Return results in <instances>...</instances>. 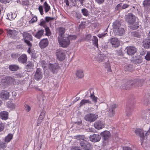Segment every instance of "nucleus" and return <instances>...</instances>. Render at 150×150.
<instances>
[{
  "label": "nucleus",
  "instance_id": "obj_1",
  "mask_svg": "<svg viewBox=\"0 0 150 150\" xmlns=\"http://www.w3.org/2000/svg\"><path fill=\"white\" fill-rule=\"evenodd\" d=\"M23 40L28 46H32L30 41H33V38L32 35L27 32H25L23 34Z\"/></svg>",
  "mask_w": 150,
  "mask_h": 150
},
{
  "label": "nucleus",
  "instance_id": "obj_2",
  "mask_svg": "<svg viewBox=\"0 0 150 150\" xmlns=\"http://www.w3.org/2000/svg\"><path fill=\"white\" fill-rule=\"evenodd\" d=\"M58 42L60 46L63 47H67L70 43V40L67 37L60 36L58 38Z\"/></svg>",
  "mask_w": 150,
  "mask_h": 150
},
{
  "label": "nucleus",
  "instance_id": "obj_3",
  "mask_svg": "<svg viewBox=\"0 0 150 150\" xmlns=\"http://www.w3.org/2000/svg\"><path fill=\"white\" fill-rule=\"evenodd\" d=\"M15 79L13 78L10 76H7L1 80V85L4 88L6 87L9 84L13 83Z\"/></svg>",
  "mask_w": 150,
  "mask_h": 150
},
{
  "label": "nucleus",
  "instance_id": "obj_4",
  "mask_svg": "<svg viewBox=\"0 0 150 150\" xmlns=\"http://www.w3.org/2000/svg\"><path fill=\"white\" fill-rule=\"evenodd\" d=\"M80 145L83 149L86 150H90L92 148V145L89 142L83 139L80 141Z\"/></svg>",
  "mask_w": 150,
  "mask_h": 150
},
{
  "label": "nucleus",
  "instance_id": "obj_5",
  "mask_svg": "<svg viewBox=\"0 0 150 150\" xmlns=\"http://www.w3.org/2000/svg\"><path fill=\"white\" fill-rule=\"evenodd\" d=\"M98 115L96 114H89L84 117V119L86 121L92 122L95 121L98 118Z\"/></svg>",
  "mask_w": 150,
  "mask_h": 150
},
{
  "label": "nucleus",
  "instance_id": "obj_6",
  "mask_svg": "<svg viewBox=\"0 0 150 150\" xmlns=\"http://www.w3.org/2000/svg\"><path fill=\"white\" fill-rule=\"evenodd\" d=\"M56 53L57 57L59 60H63L65 58V52L62 49L57 50Z\"/></svg>",
  "mask_w": 150,
  "mask_h": 150
},
{
  "label": "nucleus",
  "instance_id": "obj_7",
  "mask_svg": "<svg viewBox=\"0 0 150 150\" xmlns=\"http://www.w3.org/2000/svg\"><path fill=\"white\" fill-rule=\"evenodd\" d=\"M48 67L50 71L53 74L57 73L60 68L59 64L56 63H50Z\"/></svg>",
  "mask_w": 150,
  "mask_h": 150
},
{
  "label": "nucleus",
  "instance_id": "obj_8",
  "mask_svg": "<svg viewBox=\"0 0 150 150\" xmlns=\"http://www.w3.org/2000/svg\"><path fill=\"white\" fill-rule=\"evenodd\" d=\"M126 20L129 24H133L135 21V16L131 13H129L126 17Z\"/></svg>",
  "mask_w": 150,
  "mask_h": 150
},
{
  "label": "nucleus",
  "instance_id": "obj_9",
  "mask_svg": "<svg viewBox=\"0 0 150 150\" xmlns=\"http://www.w3.org/2000/svg\"><path fill=\"white\" fill-rule=\"evenodd\" d=\"M42 76L43 74L42 69L40 68H38L34 75L35 79L37 81H38L42 79Z\"/></svg>",
  "mask_w": 150,
  "mask_h": 150
},
{
  "label": "nucleus",
  "instance_id": "obj_10",
  "mask_svg": "<svg viewBox=\"0 0 150 150\" xmlns=\"http://www.w3.org/2000/svg\"><path fill=\"white\" fill-rule=\"evenodd\" d=\"M126 50L127 53L130 55H134L137 51V49L133 46L127 47Z\"/></svg>",
  "mask_w": 150,
  "mask_h": 150
},
{
  "label": "nucleus",
  "instance_id": "obj_11",
  "mask_svg": "<svg viewBox=\"0 0 150 150\" xmlns=\"http://www.w3.org/2000/svg\"><path fill=\"white\" fill-rule=\"evenodd\" d=\"M89 138L91 141L93 142H96L100 141L101 137L99 134H94L92 135H90Z\"/></svg>",
  "mask_w": 150,
  "mask_h": 150
},
{
  "label": "nucleus",
  "instance_id": "obj_12",
  "mask_svg": "<svg viewBox=\"0 0 150 150\" xmlns=\"http://www.w3.org/2000/svg\"><path fill=\"white\" fill-rule=\"evenodd\" d=\"M105 124L103 122L98 120L95 122L94 126L95 128L99 129L103 128L105 127Z\"/></svg>",
  "mask_w": 150,
  "mask_h": 150
},
{
  "label": "nucleus",
  "instance_id": "obj_13",
  "mask_svg": "<svg viewBox=\"0 0 150 150\" xmlns=\"http://www.w3.org/2000/svg\"><path fill=\"white\" fill-rule=\"evenodd\" d=\"M49 41L46 38L42 40L39 43L40 47L42 48H44L48 45Z\"/></svg>",
  "mask_w": 150,
  "mask_h": 150
},
{
  "label": "nucleus",
  "instance_id": "obj_14",
  "mask_svg": "<svg viewBox=\"0 0 150 150\" xmlns=\"http://www.w3.org/2000/svg\"><path fill=\"white\" fill-rule=\"evenodd\" d=\"M18 32L15 30H7L8 36L10 37L15 38Z\"/></svg>",
  "mask_w": 150,
  "mask_h": 150
},
{
  "label": "nucleus",
  "instance_id": "obj_15",
  "mask_svg": "<svg viewBox=\"0 0 150 150\" xmlns=\"http://www.w3.org/2000/svg\"><path fill=\"white\" fill-rule=\"evenodd\" d=\"M9 97V93L6 91H3L0 93V98L2 100H6Z\"/></svg>",
  "mask_w": 150,
  "mask_h": 150
},
{
  "label": "nucleus",
  "instance_id": "obj_16",
  "mask_svg": "<svg viewBox=\"0 0 150 150\" xmlns=\"http://www.w3.org/2000/svg\"><path fill=\"white\" fill-rule=\"evenodd\" d=\"M134 132L137 135L139 136L142 139L141 141H142L144 137V131L140 129H137L135 130Z\"/></svg>",
  "mask_w": 150,
  "mask_h": 150
},
{
  "label": "nucleus",
  "instance_id": "obj_17",
  "mask_svg": "<svg viewBox=\"0 0 150 150\" xmlns=\"http://www.w3.org/2000/svg\"><path fill=\"white\" fill-rule=\"evenodd\" d=\"M110 43L112 47H118L120 45L119 42L117 38H112L110 39Z\"/></svg>",
  "mask_w": 150,
  "mask_h": 150
},
{
  "label": "nucleus",
  "instance_id": "obj_18",
  "mask_svg": "<svg viewBox=\"0 0 150 150\" xmlns=\"http://www.w3.org/2000/svg\"><path fill=\"white\" fill-rule=\"evenodd\" d=\"M113 31L115 35H122L125 32L124 28L120 27L117 29L113 30Z\"/></svg>",
  "mask_w": 150,
  "mask_h": 150
},
{
  "label": "nucleus",
  "instance_id": "obj_19",
  "mask_svg": "<svg viewBox=\"0 0 150 150\" xmlns=\"http://www.w3.org/2000/svg\"><path fill=\"white\" fill-rule=\"evenodd\" d=\"M18 61L20 63L22 64L25 63L27 61V56L25 54H23L20 56Z\"/></svg>",
  "mask_w": 150,
  "mask_h": 150
},
{
  "label": "nucleus",
  "instance_id": "obj_20",
  "mask_svg": "<svg viewBox=\"0 0 150 150\" xmlns=\"http://www.w3.org/2000/svg\"><path fill=\"white\" fill-rule=\"evenodd\" d=\"M100 135L103 137L104 140L106 141L108 139L110 134L109 131H105L101 133Z\"/></svg>",
  "mask_w": 150,
  "mask_h": 150
},
{
  "label": "nucleus",
  "instance_id": "obj_21",
  "mask_svg": "<svg viewBox=\"0 0 150 150\" xmlns=\"http://www.w3.org/2000/svg\"><path fill=\"white\" fill-rule=\"evenodd\" d=\"M133 83L127 82V84L122 85L120 86V88L123 89L127 90L132 88L133 85Z\"/></svg>",
  "mask_w": 150,
  "mask_h": 150
},
{
  "label": "nucleus",
  "instance_id": "obj_22",
  "mask_svg": "<svg viewBox=\"0 0 150 150\" xmlns=\"http://www.w3.org/2000/svg\"><path fill=\"white\" fill-rule=\"evenodd\" d=\"M117 107L115 104H112L110 105V108L109 109V111L110 113V116L111 117L113 116L115 113V109Z\"/></svg>",
  "mask_w": 150,
  "mask_h": 150
},
{
  "label": "nucleus",
  "instance_id": "obj_23",
  "mask_svg": "<svg viewBox=\"0 0 150 150\" xmlns=\"http://www.w3.org/2000/svg\"><path fill=\"white\" fill-rule=\"evenodd\" d=\"M34 67L33 62H28L27 65L25 66V68L28 71H30L33 69Z\"/></svg>",
  "mask_w": 150,
  "mask_h": 150
},
{
  "label": "nucleus",
  "instance_id": "obj_24",
  "mask_svg": "<svg viewBox=\"0 0 150 150\" xmlns=\"http://www.w3.org/2000/svg\"><path fill=\"white\" fill-rule=\"evenodd\" d=\"M143 46L146 49L150 48V39H145L143 41Z\"/></svg>",
  "mask_w": 150,
  "mask_h": 150
},
{
  "label": "nucleus",
  "instance_id": "obj_25",
  "mask_svg": "<svg viewBox=\"0 0 150 150\" xmlns=\"http://www.w3.org/2000/svg\"><path fill=\"white\" fill-rule=\"evenodd\" d=\"M106 58V57L103 54H100L98 55L96 57V60L99 62H103L105 59Z\"/></svg>",
  "mask_w": 150,
  "mask_h": 150
},
{
  "label": "nucleus",
  "instance_id": "obj_26",
  "mask_svg": "<svg viewBox=\"0 0 150 150\" xmlns=\"http://www.w3.org/2000/svg\"><path fill=\"white\" fill-rule=\"evenodd\" d=\"M8 112L5 111L1 112L0 113V117L2 119L6 120L8 118Z\"/></svg>",
  "mask_w": 150,
  "mask_h": 150
},
{
  "label": "nucleus",
  "instance_id": "obj_27",
  "mask_svg": "<svg viewBox=\"0 0 150 150\" xmlns=\"http://www.w3.org/2000/svg\"><path fill=\"white\" fill-rule=\"evenodd\" d=\"M121 25V23L118 20H116L114 21L112 24V28L114 29H115L120 27Z\"/></svg>",
  "mask_w": 150,
  "mask_h": 150
},
{
  "label": "nucleus",
  "instance_id": "obj_28",
  "mask_svg": "<svg viewBox=\"0 0 150 150\" xmlns=\"http://www.w3.org/2000/svg\"><path fill=\"white\" fill-rule=\"evenodd\" d=\"M44 32V30L42 29L39 30L36 33L34 36L37 39H40L43 35Z\"/></svg>",
  "mask_w": 150,
  "mask_h": 150
},
{
  "label": "nucleus",
  "instance_id": "obj_29",
  "mask_svg": "<svg viewBox=\"0 0 150 150\" xmlns=\"http://www.w3.org/2000/svg\"><path fill=\"white\" fill-rule=\"evenodd\" d=\"M16 14L15 13L10 12L7 14V18L10 21H12L16 17Z\"/></svg>",
  "mask_w": 150,
  "mask_h": 150
},
{
  "label": "nucleus",
  "instance_id": "obj_30",
  "mask_svg": "<svg viewBox=\"0 0 150 150\" xmlns=\"http://www.w3.org/2000/svg\"><path fill=\"white\" fill-rule=\"evenodd\" d=\"M150 113V110L147 109L144 110L142 113V115L144 119H146Z\"/></svg>",
  "mask_w": 150,
  "mask_h": 150
},
{
  "label": "nucleus",
  "instance_id": "obj_31",
  "mask_svg": "<svg viewBox=\"0 0 150 150\" xmlns=\"http://www.w3.org/2000/svg\"><path fill=\"white\" fill-rule=\"evenodd\" d=\"M8 68L11 71H15L18 69L19 67L17 65H11L9 66Z\"/></svg>",
  "mask_w": 150,
  "mask_h": 150
},
{
  "label": "nucleus",
  "instance_id": "obj_32",
  "mask_svg": "<svg viewBox=\"0 0 150 150\" xmlns=\"http://www.w3.org/2000/svg\"><path fill=\"white\" fill-rule=\"evenodd\" d=\"M76 75L77 77L79 78H83L84 75L83 73V71L82 70H77L76 72Z\"/></svg>",
  "mask_w": 150,
  "mask_h": 150
},
{
  "label": "nucleus",
  "instance_id": "obj_33",
  "mask_svg": "<svg viewBox=\"0 0 150 150\" xmlns=\"http://www.w3.org/2000/svg\"><path fill=\"white\" fill-rule=\"evenodd\" d=\"M91 103V101L88 99H84L82 100L80 103L79 107H81L83 105H85L86 103Z\"/></svg>",
  "mask_w": 150,
  "mask_h": 150
},
{
  "label": "nucleus",
  "instance_id": "obj_34",
  "mask_svg": "<svg viewBox=\"0 0 150 150\" xmlns=\"http://www.w3.org/2000/svg\"><path fill=\"white\" fill-rule=\"evenodd\" d=\"M13 137V135L12 134H9L6 136L4 139V142L5 143H8L10 142V140L12 139Z\"/></svg>",
  "mask_w": 150,
  "mask_h": 150
},
{
  "label": "nucleus",
  "instance_id": "obj_35",
  "mask_svg": "<svg viewBox=\"0 0 150 150\" xmlns=\"http://www.w3.org/2000/svg\"><path fill=\"white\" fill-rule=\"evenodd\" d=\"M59 35L58 36V38H59L60 36L63 37V35L64 34L65 31V29L64 28L62 27H60L59 28Z\"/></svg>",
  "mask_w": 150,
  "mask_h": 150
},
{
  "label": "nucleus",
  "instance_id": "obj_36",
  "mask_svg": "<svg viewBox=\"0 0 150 150\" xmlns=\"http://www.w3.org/2000/svg\"><path fill=\"white\" fill-rule=\"evenodd\" d=\"M6 105L8 108L11 109H14L16 107V105L10 101L8 102L6 104Z\"/></svg>",
  "mask_w": 150,
  "mask_h": 150
},
{
  "label": "nucleus",
  "instance_id": "obj_37",
  "mask_svg": "<svg viewBox=\"0 0 150 150\" xmlns=\"http://www.w3.org/2000/svg\"><path fill=\"white\" fill-rule=\"evenodd\" d=\"M98 40L97 38L95 36H93V39L92 40V43L94 45L97 47H98Z\"/></svg>",
  "mask_w": 150,
  "mask_h": 150
},
{
  "label": "nucleus",
  "instance_id": "obj_38",
  "mask_svg": "<svg viewBox=\"0 0 150 150\" xmlns=\"http://www.w3.org/2000/svg\"><path fill=\"white\" fill-rule=\"evenodd\" d=\"M45 11L47 13L50 9V6L47 4L46 1H45L44 4Z\"/></svg>",
  "mask_w": 150,
  "mask_h": 150
},
{
  "label": "nucleus",
  "instance_id": "obj_39",
  "mask_svg": "<svg viewBox=\"0 0 150 150\" xmlns=\"http://www.w3.org/2000/svg\"><path fill=\"white\" fill-rule=\"evenodd\" d=\"M143 4L145 8L150 6V0H145L143 1Z\"/></svg>",
  "mask_w": 150,
  "mask_h": 150
},
{
  "label": "nucleus",
  "instance_id": "obj_40",
  "mask_svg": "<svg viewBox=\"0 0 150 150\" xmlns=\"http://www.w3.org/2000/svg\"><path fill=\"white\" fill-rule=\"evenodd\" d=\"M132 24L130 27V28L132 29H136L139 27V25L138 22H136L134 24Z\"/></svg>",
  "mask_w": 150,
  "mask_h": 150
},
{
  "label": "nucleus",
  "instance_id": "obj_41",
  "mask_svg": "<svg viewBox=\"0 0 150 150\" xmlns=\"http://www.w3.org/2000/svg\"><path fill=\"white\" fill-rule=\"evenodd\" d=\"M90 97L92 99V101H94L95 103H96L98 98L94 96L93 92V93H91Z\"/></svg>",
  "mask_w": 150,
  "mask_h": 150
},
{
  "label": "nucleus",
  "instance_id": "obj_42",
  "mask_svg": "<svg viewBox=\"0 0 150 150\" xmlns=\"http://www.w3.org/2000/svg\"><path fill=\"white\" fill-rule=\"evenodd\" d=\"M105 67L106 68H107V71L108 72H111V71L110 64L108 61L105 63Z\"/></svg>",
  "mask_w": 150,
  "mask_h": 150
},
{
  "label": "nucleus",
  "instance_id": "obj_43",
  "mask_svg": "<svg viewBox=\"0 0 150 150\" xmlns=\"http://www.w3.org/2000/svg\"><path fill=\"white\" fill-rule=\"evenodd\" d=\"M81 12L85 16H87L89 15L88 11L85 8H83L81 9Z\"/></svg>",
  "mask_w": 150,
  "mask_h": 150
},
{
  "label": "nucleus",
  "instance_id": "obj_44",
  "mask_svg": "<svg viewBox=\"0 0 150 150\" xmlns=\"http://www.w3.org/2000/svg\"><path fill=\"white\" fill-rule=\"evenodd\" d=\"M7 146L6 143L3 142H0V149H4Z\"/></svg>",
  "mask_w": 150,
  "mask_h": 150
},
{
  "label": "nucleus",
  "instance_id": "obj_45",
  "mask_svg": "<svg viewBox=\"0 0 150 150\" xmlns=\"http://www.w3.org/2000/svg\"><path fill=\"white\" fill-rule=\"evenodd\" d=\"M132 35L137 38H140L141 35L136 31H134L131 33Z\"/></svg>",
  "mask_w": 150,
  "mask_h": 150
},
{
  "label": "nucleus",
  "instance_id": "obj_46",
  "mask_svg": "<svg viewBox=\"0 0 150 150\" xmlns=\"http://www.w3.org/2000/svg\"><path fill=\"white\" fill-rule=\"evenodd\" d=\"M45 111L43 109L42 110V112L40 115L39 117V119H40L41 120H43L45 117Z\"/></svg>",
  "mask_w": 150,
  "mask_h": 150
},
{
  "label": "nucleus",
  "instance_id": "obj_47",
  "mask_svg": "<svg viewBox=\"0 0 150 150\" xmlns=\"http://www.w3.org/2000/svg\"><path fill=\"white\" fill-rule=\"evenodd\" d=\"M24 106V109L26 112H28L31 110V108L29 105L25 104Z\"/></svg>",
  "mask_w": 150,
  "mask_h": 150
},
{
  "label": "nucleus",
  "instance_id": "obj_48",
  "mask_svg": "<svg viewBox=\"0 0 150 150\" xmlns=\"http://www.w3.org/2000/svg\"><path fill=\"white\" fill-rule=\"evenodd\" d=\"M126 115L128 116H129L131 115L132 113V110L131 109H130L129 108H127L126 109Z\"/></svg>",
  "mask_w": 150,
  "mask_h": 150
},
{
  "label": "nucleus",
  "instance_id": "obj_49",
  "mask_svg": "<svg viewBox=\"0 0 150 150\" xmlns=\"http://www.w3.org/2000/svg\"><path fill=\"white\" fill-rule=\"evenodd\" d=\"M45 30L46 32V35L47 36H49L51 35V33L49 28L48 27H46L45 28Z\"/></svg>",
  "mask_w": 150,
  "mask_h": 150
},
{
  "label": "nucleus",
  "instance_id": "obj_50",
  "mask_svg": "<svg viewBox=\"0 0 150 150\" xmlns=\"http://www.w3.org/2000/svg\"><path fill=\"white\" fill-rule=\"evenodd\" d=\"M106 30L105 31L104 33L99 34L98 35V37L100 38H102L105 37L106 35L107 34V33H106Z\"/></svg>",
  "mask_w": 150,
  "mask_h": 150
},
{
  "label": "nucleus",
  "instance_id": "obj_51",
  "mask_svg": "<svg viewBox=\"0 0 150 150\" xmlns=\"http://www.w3.org/2000/svg\"><path fill=\"white\" fill-rule=\"evenodd\" d=\"M146 59L147 61H150V51L148 52L145 56Z\"/></svg>",
  "mask_w": 150,
  "mask_h": 150
},
{
  "label": "nucleus",
  "instance_id": "obj_52",
  "mask_svg": "<svg viewBox=\"0 0 150 150\" xmlns=\"http://www.w3.org/2000/svg\"><path fill=\"white\" fill-rule=\"evenodd\" d=\"M69 38V40H74L76 39L77 38V36L76 35H70L67 37Z\"/></svg>",
  "mask_w": 150,
  "mask_h": 150
},
{
  "label": "nucleus",
  "instance_id": "obj_53",
  "mask_svg": "<svg viewBox=\"0 0 150 150\" xmlns=\"http://www.w3.org/2000/svg\"><path fill=\"white\" fill-rule=\"evenodd\" d=\"M122 4L121 3L117 5L115 7V10L117 11H120V9H122Z\"/></svg>",
  "mask_w": 150,
  "mask_h": 150
},
{
  "label": "nucleus",
  "instance_id": "obj_54",
  "mask_svg": "<svg viewBox=\"0 0 150 150\" xmlns=\"http://www.w3.org/2000/svg\"><path fill=\"white\" fill-rule=\"evenodd\" d=\"M5 124L0 122V132L2 131L4 128Z\"/></svg>",
  "mask_w": 150,
  "mask_h": 150
},
{
  "label": "nucleus",
  "instance_id": "obj_55",
  "mask_svg": "<svg viewBox=\"0 0 150 150\" xmlns=\"http://www.w3.org/2000/svg\"><path fill=\"white\" fill-rule=\"evenodd\" d=\"M29 46L28 49L27 50V52L29 54H30L33 52V50L32 48V46Z\"/></svg>",
  "mask_w": 150,
  "mask_h": 150
},
{
  "label": "nucleus",
  "instance_id": "obj_56",
  "mask_svg": "<svg viewBox=\"0 0 150 150\" xmlns=\"http://www.w3.org/2000/svg\"><path fill=\"white\" fill-rule=\"evenodd\" d=\"M22 3L23 5L27 6L29 5V2L28 0H23Z\"/></svg>",
  "mask_w": 150,
  "mask_h": 150
},
{
  "label": "nucleus",
  "instance_id": "obj_57",
  "mask_svg": "<svg viewBox=\"0 0 150 150\" xmlns=\"http://www.w3.org/2000/svg\"><path fill=\"white\" fill-rule=\"evenodd\" d=\"M38 9L40 13V14L41 15H42L44 13L42 6L41 5L38 8Z\"/></svg>",
  "mask_w": 150,
  "mask_h": 150
},
{
  "label": "nucleus",
  "instance_id": "obj_58",
  "mask_svg": "<svg viewBox=\"0 0 150 150\" xmlns=\"http://www.w3.org/2000/svg\"><path fill=\"white\" fill-rule=\"evenodd\" d=\"M37 20V17H34L31 19L29 22L30 23H33L36 21Z\"/></svg>",
  "mask_w": 150,
  "mask_h": 150
},
{
  "label": "nucleus",
  "instance_id": "obj_59",
  "mask_svg": "<svg viewBox=\"0 0 150 150\" xmlns=\"http://www.w3.org/2000/svg\"><path fill=\"white\" fill-rule=\"evenodd\" d=\"M54 19L53 18H51L49 17H45V20L47 22H48L51 20H52Z\"/></svg>",
  "mask_w": 150,
  "mask_h": 150
},
{
  "label": "nucleus",
  "instance_id": "obj_60",
  "mask_svg": "<svg viewBox=\"0 0 150 150\" xmlns=\"http://www.w3.org/2000/svg\"><path fill=\"white\" fill-rule=\"evenodd\" d=\"M11 1V0H0V1L1 3L5 4L10 2Z\"/></svg>",
  "mask_w": 150,
  "mask_h": 150
},
{
  "label": "nucleus",
  "instance_id": "obj_61",
  "mask_svg": "<svg viewBox=\"0 0 150 150\" xmlns=\"http://www.w3.org/2000/svg\"><path fill=\"white\" fill-rule=\"evenodd\" d=\"M104 0H95V1L98 4H103L104 3Z\"/></svg>",
  "mask_w": 150,
  "mask_h": 150
},
{
  "label": "nucleus",
  "instance_id": "obj_62",
  "mask_svg": "<svg viewBox=\"0 0 150 150\" xmlns=\"http://www.w3.org/2000/svg\"><path fill=\"white\" fill-rule=\"evenodd\" d=\"M91 36H92L91 34H88L86 36L85 39L88 41L90 40L91 39Z\"/></svg>",
  "mask_w": 150,
  "mask_h": 150
},
{
  "label": "nucleus",
  "instance_id": "obj_63",
  "mask_svg": "<svg viewBox=\"0 0 150 150\" xmlns=\"http://www.w3.org/2000/svg\"><path fill=\"white\" fill-rule=\"evenodd\" d=\"M129 6V5L127 4H124L122 6V9H125L128 8Z\"/></svg>",
  "mask_w": 150,
  "mask_h": 150
},
{
  "label": "nucleus",
  "instance_id": "obj_64",
  "mask_svg": "<svg viewBox=\"0 0 150 150\" xmlns=\"http://www.w3.org/2000/svg\"><path fill=\"white\" fill-rule=\"evenodd\" d=\"M123 150H133L130 147L126 146V147H124L123 148Z\"/></svg>",
  "mask_w": 150,
  "mask_h": 150
}]
</instances>
